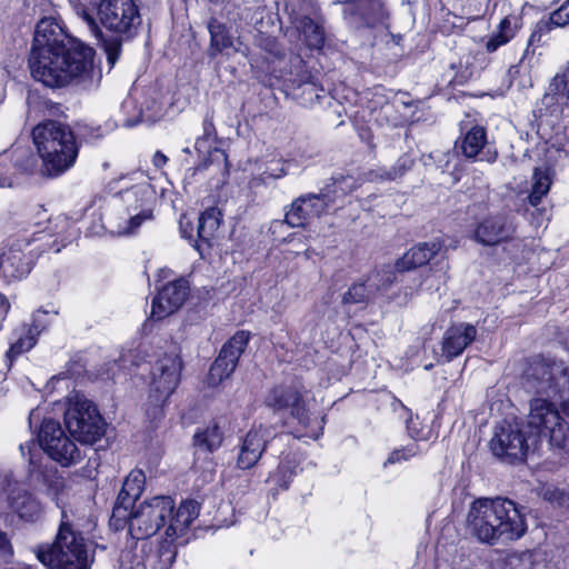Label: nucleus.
Segmentation results:
<instances>
[{
  "mask_svg": "<svg viewBox=\"0 0 569 569\" xmlns=\"http://www.w3.org/2000/svg\"><path fill=\"white\" fill-rule=\"evenodd\" d=\"M93 56L94 51L67 34L56 18L46 17L37 23L29 62L33 78L44 86L91 87Z\"/></svg>",
  "mask_w": 569,
  "mask_h": 569,
  "instance_id": "1",
  "label": "nucleus"
},
{
  "mask_svg": "<svg viewBox=\"0 0 569 569\" xmlns=\"http://www.w3.org/2000/svg\"><path fill=\"white\" fill-rule=\"evenodd\" d=\"M529 390L545 395L531 401L528 427L531 432L548 439L550 446L569 457V372L562 363H532L526 375Z\"/></svg>",
  "mask_w": 569,
  "mask_h": 569,
  "instance_id": "2",
  "label": "nucleus"
},
{
  "mask_svg": "<svg viewBox=\"0 0 569 569\" xmlns=\"http://www.w3.org/2000/svg\"><path fill=\"white\" fill-rule=\"evenodd\" d=\"M198 515L199 506L194 501H183L174 511V501L170 496H156L130 512L129 532L134 539H147L168 523L161 549L170 552L169 559L172 560L174 553L169 549L170 545L186 535Z\"/></svg>",
  "mask_w": 569,
  "mask_h": 569,
  "instance_id": "3",
  "label": "nucleus"
},
{
  "mask_svg": "<svg viewBox=\"0 0 569 569\" xmlns=\"http://www.w3.org/2000/svg\"><path fill=\"white\" fill-rule=\"evenodd\" d=\"M467 528L480 542L492 546L520 539L527 531V521L510 499L478 498L468 510Z\"/></svg>",
  "mask_w": 569,
  "mask_h": 569,
  "instance_id": "4",
  "label": "nucleus"
},
{
  "mask_svg": "<svg viewBox=\"0 0 569 569\" xmlns=\"http://www.w3.org/2000/svg\"><path fill=\"white\" fill-rule=\"evenodd\" d=\"M80 516L73 509H62V518L51 545L36 549L37 559L48 569H90L93 553L79 531Z\"/></svg>",
  "mask_w": 569,
  "mask_h": 569,
  "instance_id": "5",
  "label": "nucleus"
},
{
  "mask_svg": "<svg viewBox=\"0 0 569 569\" xmlns=\"http://www.w3.org/2000/svg\"><path fill=\"white\" fill-rule=\"evenodd\" d=\"M32 138L50 176L64 172L76 162L78 144L69 126L54 120L44 121L34 127Z\"/></svg>",
  "mask_w": 569,
  "mask_h": 569,
  "instance_id": "6",
  "label": "nucleus"
},
{
  "mask_svg": "<svg viewBox=\"0 0 569 569\" xmlns=\"http://www.w3.org/2000/svg\"><path fill=\"white\" fill-rule=\"evenodd\" d=\"M64 423L69 432L83 443H94L104 432V423L97 407L79 393L69 397Z\"/></svg>",
  "mask_w": 569,
  "mask_h": 569,
  "instance_id": "7",
  "label": "nucleus"
},
{
  "mask_svg": "<svg viewBox=\"0 0 569 569\" xmlns=\"http://www.w3.org/2000/svg\"><path fill=\"white\" fill-rule=\"evenodd\" d=\"M266 405L274 410L290 409L291 415L307 429L303 436L318 439L322 433L325 417L310 415L296 389L273 388L266 398Z\"/></svg>",
  "mask_w": 569,
  "mask_h": 569,
  "instance_id": "8",
  "label": "nucleus"
},
{
  "mask_svg": "<svg viewBox=\"0 0 569 569\" xmlns=\"http://www.w3.org/2000/svg\"><path fill=\"white\" fill-rule=\"evenodd\" d=\"M91 4L101 24L117 34H129L141 22L133 0H91Z\"/></svg>",
  "mask_w": 569,
  "mask_h": 569,
  "instance_id": "9",
  "label": "nucleus"
},
{
  "mask_svg": "<svg viewBox=\"0 0 569 569\" xmlns=\"http://www.w3.org/2000/svg\"><path fill=\"white\" fill-rule=\"evenodd\" d=\"M182 365L178 355L164 353L151 369L149 401L161 408L178 386Z\"/></svg>",
  "mask_w": 569,
  "mask_h": 569,
  "instance_id": "10",
  "label": "nucleus"
},
{
  "mask_svg": "<svg viewBox=\"0 0 569 569\" xmlns=\"http://www.w3.org/2000/svg\"><path fill=\"white\" fill-rule=\"evenodd\" d=\"M39 445L51 459L63 467L76 465L81 460L80 449L54 420L48 419L42 422Z\"/></svg>",
  "mask_w": 569,
  "mask_h": 569,
  "instance_id": "11",
  "label": "nucleus"
},
{
  "mask_svg": "<svg viewBox=\"0 0 569 569\" xmlns=\"http://www.w3.org/2000/svg\"><path fill=\"white\" fill-rule=\"evenodd\" d=\"M343 4V19L355 29L386 27L389 13L382 0H333Z\"/></svg>",
  "mask_w": 569,
  "mask_h": 569,
  "instance_id": "12",
  "label": "nucleus"
},
{
  "mask_svg": "<svg viewBox=\"0 0 569 569\" xmlns=\"http://www.w3.org/2000/svg\"><path fill=\"white\" fill-rule=\"evenodd\" d=\"M38 239H17L3 253L0 268L4 277L20 280L29 274L34 261L39 258L41 250L36 246Z\"/></svg>",
  "mask_w": 569,
  "mask_h": 569,
  "instance_id": "13",
  "label": "nucleus"
},
{
  "mask_svg": "<svg viewBox=\"0 0 569 569\" xmlns=\"http://www.w3.org/2000/svg\"><path fill=\"white\" fill-rule=\"evenodd\" d=\"M250 332L237 331L222 347L218 358L210 367L208 373V385L218 386L224 379L229 378L234 371L238 360L248 346Z\"/></svg>",
  "mask_w": 569,
  "mask_h": 569,
  "instance_id": "14",
  "label": "nucleus"
},
{
  "mask_svg": "<svg viewBox=\"0 0 569 569\" xmlns=\"http://www.w3.org/2000/svg\"><path fill=\"white\" fill-rule=\"evenodd\" d=\"M490 447L495 456L508 461H522L528 450L522 430L517 423L509 422L497 427Z\"/></svg>",
  "mask_w": 569,
  "mask_h": 569,
  "instance_id": "15",
  "label": "nucleus"
},
{
  "mask_svg": "<svg viewBox=\"0 0 569 569\" xmlns=\"http://www.w3.org/2000/svg\"><path fill=\"white\" fill-rule=\"evenodd\" d=\"M189 295V282L184 278L177 279L163 286L152 300L150 318L162 320L176 312Z\"/></svg>",
  "mask_w": 569,
  "mask_h": 569,
  "instance_id": "16",
  "label": "nucleus"
},
{
  "mask_svg": "<svg viewBox=\"0 0 569 569\" xmlns=\"http://www.w3.org/2000/svg\"><path fill=\"white\" fill-rule=\"evenodd\" d=\"M516 229L511 221L503 214H489L483 217L473 230V239L488 247L512 240Z\"/></svg>",
  "mask_w": 569,
  "mask_h": 569,
  "instance_id": "17",
  "label": "nucleus"
},
{
  "mask_svg": "<svg viewBox=\"0 0 569 569\" xmlns=\"http://www.w3.org/2000/svg\"><path fill=\"white\" fill-rule=\"evenodd\" d=\"M328 201L325 194L308 193L297 198L286 211L284 221L292 228L305 227L312 219L326 212Z\"/></svg>",
  "mask_w": 569,
  "mask_h": 569,
  "instance_id": "18",
  "label": "nucleus"
},
{
  "mask_svg": "<svg viewBox=\"0 0 569 569\" xmlns=\"http://www.w3.org/2000/svg\"><path fill=\"white\" fill-rule=\"evenodd\" d=\"M270 438L271 432L261 426L249 430L239 445L237 467L241 470L254 467L266 450Z\"/></svg>",
  "mask_w": 569,
  "mask_h": 569,
  "instance_id": "19",
  "label": "nucleus"
},
{
  "mask_svg": "<svg viewBox=\"0 0 569 569\" xmlns=\"http://www.w3.org/2000/svg\"><path fill=\"white\" fill-rule=\"evenodd\" d=\"M154 190L151 184L143 179L142 182L120 192L121 201L126 209L143 220L152 219V206L154 201Z\"/></svg>",
  "mask_w": 569,
  "mask_h": 569,
  "instance_id": "20",
  "label": "nucleus"
},
{
  "mask_svg": "<svg viewBox=\"0 0 569 569\" xmlns=\"http://www.w3.org/2000/svg\"><path fill=\"white\" fill-rule=\"evenodd\" d=\"M477 329L470 323H458L448 328L442 338V357L447 361L460 356L476 339Z\"/></svg>",
  "mask_w": 569,
  "mask_h": 569,
  "instance_id": "21",
  "label": "nucleus"
},
{
  "mask_svg": "<svg viewBox=\"0 0 569 569\" xmlns=\"http://www.w3.org/2000/svg\"><path fill=\"white\" fill-rule=\"evenodd\" d=\"M146 485V476L142 470L133 469L126 477L122 488L118 495L116 506L113 508L114 517H127V511L132 507L133 502L141 496Z\"/></svg>",
  "mask_w": 569,
  "mask_h": 569,
  "instance_id": "22",
  "label": "nucleus"
},
{
  "mask_svg": "<svg viewBox=\"0 0 569 569\" xmlns=\"http://www.w3.org/2000/svg\"><path fill=\"white\" fill-rule=\"evenodd\" d=\"M461 150L465 157L473 159L481 154L480 160L493 162L497 159V151L488 147L487 132L481 126L470 128L461 142Z\"/></svg>",
  "mask_w": 569,
  "mask_h": 569,
  "instance_id": "23",
  "label": "nucleus"
},
{
  "mask_svg": "<svg viewBox=\"0 0 569 569\" xmlns=\"http://www.w3.org/2000/svg\"><path fill=\"white\" fill-rule=\"evenodd\" d=\"M441 249L438 241L421 242L409 249L400 259L396 267L399 272L408 271L428 263Z\"/></svg>",
  "mask_w": 569,
  "mask_h": 569,
  "instance_id": "24",
  "label": "nucleus"
},
{
  "mask_svg": "<svg viewBox=\"0 0 569 569\" xmlns=\"http://www.w3.org/2000/svg\"><path fill=\"white\" fill-rule=\"evenodd\" d=\"M11 509L26 521H36L42 515L41 502L26 490H13L9 497Z\"/></svg>",
  "mask_w": 569,
  "mask_h": 569,
  "instance_id": "25",
  "label": "nucleus"
},
{
  "mask_svg": "<svg viewBox=\"0 0 569 569\" xmlns=\"http://www.w3.org/2000/svg\"><path fill=\"white\" fill-rule=\"evenodd\" d=\"M139 214H134L131 210L126 209L121 214L109 212L103 217V227L111 233L122 236L133 233L142 222Z\"/></svg>",
  "mask_w": 569,
  "mask_h": 569,
  "instance_id": "26",
  "label": "nucleus"
},
{
  "mask_svg": "<svg viewBox=\"0 0 569 569\" xmlns=\"http://www.w3.org/2000/svg\"><path fill=\"white\" fill-rule=\"evenodd\" d=\"M40 330L33 325H22L14 332V340L10 343L7 358L13 361L22 353L31 350L37 343Z\"/></svg>",
  "mask_w": 569,
  "mask_h": 569,
  "instance_id": "27",
  "label": "nucleus"
},
{
  "mask_svg": "<svg viewBox=\"0 0 569 569\" xmlns=\"http://www.w3.org/2000/svg\"><path fill=\"white\" fill-rule=\"evenodd\" d=\"M221 223V212L217 208H209L201 213L198 223V238L201 243L211 246V241L217 238Z\"/></svg>",
  "mask_w": 569,
  "mask_h": 569,
  "instance_id": "28",
  "label": "nucleus"
},
{
  "mask_svg": "<svg viewBox=\"0 0 569 569\" xmlns=\"http://www.w3.org/2000/svg\"><path fill=\"white\" fill-rule=\"evenodd\" d=\"M300 457L297 455L284 457L279 463L277 470L269 476V481H272L279 488L286 490L295 476L301 471Z\"/></svg>",
  "mask_w": 569,
  "mask_h": 569,
  "instance_id": "29",
  "label": "nucleus"
},
{
  "mask_svg": "<svg viewBox=\"0 0 569 569\" xmlns=\"http://www.w3.org/2000/svg\"><path fill=\"white\" fill-rule=\"evenodd\" d=\"M83 21L87 23L89 30L92 32V34L102 41L103 49L107 54V60L110 64V67H113L119 59L120 52H121V43L122 40L119 37H112L110 39H103L102 32L97 24L93 17H91L89 13H83Z\"/></svg>",
  "mask_w": 569,
  "mask_h": 569,
  "instance_id": "30",
  "label": "nucleus"
},
{
  "mask_svg": "<svg viewBox=\"0 0 569 569\" xmlns=\"http://www.w3.org/2000/svg\"><path fill=\"white\" fill-rule=\"evenodd\" d=\"M223 440V432L217 425L208 426L198 430L193 436V445L199 450L213 452Z\"/></svg>",
  "mask_w": 569,
  "mask_h": 569,
  "instance_id": "31",
  "label": "nucleus"
},
{
  "mask_svg": "<svg viewBox=\"0 0 569 569\" xmlns=\"http://www.w3.org/2000/svg\"><path fill=\"white\" fill-rule=\"evenodd\" d=\"M551 186V171L549 168H536L532 176V188L528 197L529 203L537 207L547 196Z\"/></svg>",
  "mask_w": 569,
  "mask_h": 569,
  "instance_id": "32",
  "label": "nucleus"
},
{
  "mask_svg": "<svg viewBox=\"0 0 569 569\" xmlns=\"http://www.w3.org/2000/svg\"><path fill=\"white\" fill-rule=\"evenodd\" d=\"M517 32L516 23L510 18L500 21L498 29L486 42V50L489 53L497 51L501 46L507 44Z\"/></svg>",
  "mask_w": 569,
  "mask_h": 569,
  "instance_id": "33",
  "label": "nucleus"
},
{
  "mask_svg": "<svg viewBox=\"0 0 569 569\" xmlns=\"http://www.w3.org/2000/svg\"><path fill=\"white\" fill-rule=\"evenodd\" d=\"M397 267L385 264L373 270L368 277V286L373 290L375 295L388 289L396 281Z\"/></svg>",
  "mask_w": 569,
  "mask_h": 569,
  "instance_id": "34",
  "label": "nucleus"
},
{
  "mask_svg": "<svg viewBox=\"0 0 569 569\" xmlns=\"http://www.w3.org/2000/svg\"><path fill=\"white\" fill-rule=\"evenodd\" d=\"M208 30L210 33L211 48L217 52H221L224 49L232 47V40L229 36L227 28L219 20L212 18L208 23Z\"/></svg>",
  "mask_w": 569,
  "mask_h": 569,
  "instance_id": "35",
  "label": "nucleus"
},
{
  "mask_svg": "<svg viewBox=\"0 0 569 569\" xmlns=\"http://www.w3.org/2000/svg\"><path fill=\"white\" fill-rule=\"evenodd\" d=\"M412 161L408 158H400L390 170L378 169L368 173V180H396L410 169Z\"/></svg>",
  "mask_w": 569,
  "mask_h": 569,
  "instance_id": "36",
  "label": "nucleus"
},
{
  "mask_svg": "<svg viewBox=\"0 0 569 569\" xmlns=\"http://www.w3.org/2000/svg\"><path fill=\"white\" fill-rule=\"evenodd\" d=\"M373 290L368 286L367 279L355 282L343 295V303H363L370 301L375 297Z\"/></svg>",
  "mask_w": 569,
  "mask_h": 569,
  "instance_id": "37",
  "label": "nucleus"
},
{
  "mask_svg": "<svg viewBox=\"0 0 569 569\" xmlns=\"http://www.w3.org/2000/svg\"><path fill=\"white\" fill-rule=\"evenodd\" d=\"M549 90L558 101L569 103V64L562 71L556 73L549 84Z\"/></svg>",
  "mask_w": 569,
  "mask_h": 569,
  "instance_id": "38",
  "label": "nucleus"
},
{
  "mask_svg": "<svg viewBox=\"0 0 569 569\" xmlns=\"http://www.w3.org/2000/svg\"><path fill=\"white\" fill-rule=\"evenodd\" d=\"M542 498L553 507L562 509L569 513V491L556 487L545 488Z\"/></svg>",
  "mask_w": 569,
  "mask_h": 569,
  "instance_id": "39",
  "label": "nucleus"
},
{
  "mask_svg": "<svg viewBox=\"0 0 569 569\" xmlns=\"http://www.w3.org/2000/svg\"><path fill=\"white\" fill-rule=\"evenodd\" d=\"M48 492L56 501L58 508L69 509L64 503V497L68 496L69 486L66 479L62 477H56L48 483Z\"/></svg>",
  "mask_w": 569,
  "mask_h": 569,
  "instance_id": "40",
  "label": "nucleus"
},
{
  "mask_svg": "<svg viewBox=\"0 0 569 569\" xmlns=\"http://www.w3.org/2000/svg\"><path fill=\"white\" fill-rule=\"evenodd\" d=\"M202 136L196 141L194 148L199 152H207L216 140V128L211 117H206L202 123Z\"/></svg>",
  "mask_w": 569,
  "mask_h": 569,
  "instance_id": "41",
  "label": "nucleus"
},
{
  "mask_svg": "<svg viewBox=\"0 0 569 569\" xmlns=\"http://www.w3.org/2000/svg\"><path fill=\"white\" fill-rule=\"evenodd\" d=\"M16 169L9 154L0 156V188L13 186Z\"/></svg>",
  "mask_w": 569,
  "mask_h": 569,
  "instance_id": "42",
  "label": "nucleus"
},
{
  "mask_svg": "<svg viewBox=\"0 0 569 569\" xmlns=\"http://www.w3.org/2000/svg\"><path fill=\"white\" fill-rule=\"evenodd\" d=\"M419 452V446L416 442H411L401 449L393 450L383 462V467L407 461L410 458L417 456Z\"/></svg>",
  "mask_w": 569,
  "mask_h": 569,
  "instance_id": "43",
  "label": "nucleus"
},
{
  "mask_svg": "<svg viewBox=\"0 0 569 569\" xmlns=\"http://www.w3.org/2000/svg\"><path fill=\"white\" fill-rule=\"evenodd\" d=\"M307 44L312 49H320L325 43V34L321 27L317 26L312 21H309L305 26L303 30Z\"/></svg>",
  "mask_w": 569,
  "mask_h": 569,
  "instance_id": "44",
  "label": "nucleus"
},
{
  "mask_svg": "<svg viewBox=\"0 0 569 569\" xmlns=\"http://www.w3.org/2000/svg\"><path fill=\"white\" fill-rule=\"evenodd\" d=\"M549 23L557 28H563L569 24V0H566L558 9L550 13Z\"/></svg>",
  "mask_w": 569,
  "mask_h": 569,
  "instance_id": "45",
  "label": "nucleus"
},
{
  "mask_svg": "<svg viewBox=\"0 0 569 569\" xmlns=\"http://www.w3.org/2000/svg\"><path fill=\"white\" fill-rule=\"evenodd\" d=\"M287 174V170L283 166H279L274 169L264 170L259 177L252 179V186L268 184L270 180L280 179Z\"/></svg>",
  "mask_w": 569,
  "mask_h": 569,
  "instance_id": "46",
  "label": "nucleus"
},
{
  "mask_svg": "<svg viewBox=\"0 0 569 569\" xmlns=\"http://www.w3.org/2000/svg\"><path fill=\"white\" fill-rule=\"evenodd\" d=\"M10 307L8 298L0 292V330L2 329L3 321L10 310Z\"/></svg>",
  "mask_w": 569,
  "mask_h": 569,
  "instance_id": "47",
  "label": "nucleus"
},
{
  "mask_svg": "<svg viewBox=\"0 0 569 569\" xmlns=\"http://www.w3.org/2000/svg\"><path fill=\"white\" fill-rule=\"evenodd\" d=\"M418 425H419L418 419H410L407 422V429H408L409 436L416 440L422 439V436L419 433V430H418Z\"/></svg>",
  "mask_w": 569,
  "mask_h": 569,
  "instance_id": "48",
  "label": "nucleus"
},
{
  "mask_svg": "<svg viewBox=\"0 0 569 569\" xmlns=\"http://www.w3.org/2000/svg\"><path fill=\"white\" fill-rule=\"evenodd\" d=\"M168 161V158L160 151H157L152 157V163L157 168H162Z\"/></svg>",
  "mask_w": 569,
  "mask_h": 569,
  "instance_id": "49",
  "label": "nucleus"
},
{
  "mask_svg": "<svg viewBox=\"0 0 569 569\" xmlns=\"http://www.w3.org/2000/svg\"><path fill=\"white\" fill-rule=\"evenodd\" d=\"M342 182L346 183V188H341L343 191H346L347 189L350 191L353 188H356L355 180L351 177L343 178Z\"/></svg>",
  "mask_w": 569,
  "mask_h": 569,
  "instance_id": "50",
  "label": "nucleus"
},
{
  "mask_svg": "<svg viewBox=\"0 0 569 569\" xmlns=\"http://www.w3.org/2000/svg\"><path fill=\"white\" fill-rule=\"evenodd\" d=\"M269 44H270V48H269V47H266V49H267L270 53H272V54H274V56H279V54H280V51H279L278 49H276V48H274V47H276L274 41H273V40H271V39H268V46H269Z\"/></svg>",
  "mask_w": 569,
  "mask_h": 569,
  "instance_id": "51",
  "label": "nucleus"
},
{
  "mask_svg": "<svg viewBox=\"0 0 569 569\" xmlns=\"http://www.w3.org/2000/svg\"><path fill=\"white\" fill-rule=\"evenodd\" d=\"M33 446L34 445L32 442L26 443V445H21L20 446V450H21L22 456H26V450H28V452H30L31 447H33Z\"/></svg>",
  "mask_w": 569,
  "mask_h": 569,
  "instance_id": "52",
  "label": "nucleus"
},
{
  "mask_svg": "<svg viewBox=\"0 0 569 569\" xmlns=\"http://www.w3.org/2000/svg\"><path fill=\"white\" fill-rule=\"evenodd\" d=\"M391 109H392V106H390V104H386V106L382 107V111L386 114H388L391 111Z\"/></svg>",
  "mask_w": 569,
  "mask_h": 569,
  "instance_id": "53",
  "label": "nucleus"
},
{
  "mask_svg": "<svg viewBox=\"0 0 569 569\" xmlns=\"http://www.w3.org/2000/svg\"><path fill=\"white\" fill-rule=\"evenodd\" d=\"M6 543V537L3 535H0V547H2Z\"/></svg>",
  "mask_w": 569,
  "mask_h": 569,
  "instance_id": "54",
  "label": "nucleus"
},
{
  "mask_svg": "<svg viewBox=\"0 0 569 569\" xmlns=\"http://www.w3.org/2000/svg\"><path fill=\"white\" fill-rule=\"evenodd\" d=\"M32 167H33V164H28V166L23 167V170L24 171H31Z\"/></svg>",
  "mask_w": 569,
  "mask_h": 569,
  "instance_id": "55",
  "label": "nucleus"
},
{
  "mask_svg": "<svg viewBox=\"0 0 569 569\" xmlns=\"http://www.w3.org/2000/svg\"><path fill=\"white\" fill-rule=\"evenodd\" d=\"M196 248H197V250H198V251H199L200 253H202V248H201V243H198V242H197V246H196Z\"/></svg>",
  "mask_w": 569,
  "mask_h": 569,
  "instance_id": "56",
  "label": "nucleus"
},
{
  "mask_svg": "<svg viewBox=\"0 0 569 569\" xmlns=\"http://www.w3.org/2000/svg\"><path fill=\"white\" fill-rule=\"evenodd\" d=\"M187 231H188V228H182V229H181V232L183 233V236H184V237H188V236H187Z\"/></svg>",
  "mask_w": 569,
  "mask_h": 569,
  "instance_id": "57",
  "label": "nucleus"
}]
</instances>
